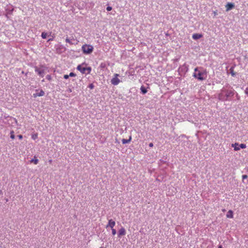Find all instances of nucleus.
Masks as SVG:
<instances>
[{
	"instance_id": "f257e3e1",
	"label": "nucleus",
	"mask_w": 248,
	"mask_h": 248,
	"mask_svg": "<svg viewBox=\"0 0 248 248\" xmlns=\"http://www.w3.org/2000/svg\"><path fill=\"white\" fill-rule=\"evenodd\" d=\"M199 69L198 67L195 68L193 77L200 80H203L205 79L204 76H206V70L201 71Z\"/></svg>"
},
{
	"instance_id": "f03ea898",
	"label": "nucleus",
	"mask_w": 248,
	"mask_h": 248,
	"mask_svg": "<svg viewBox=\"0 0 248 248\" xmlns=\"http://www.w3.org/2000/svg\"><path fill=\"white\" fill-rule=\"evenodd\" d=\"M83 53L85 54H89L93 52V47L91 45L84 44L81 47Z\"/></svg>"
},
{
	"instance_id": "7ed1b4c3",
	"label": "nucleus",
	"mask_w": 248,
	"mask_h": 248,
	"mask_svg": "<svg viewBox=\"0 0 248 248\" xmlns=\"http://www.w3.org/2000/svg\"><path fill=\"white\" fill-rule=\"evenodd\" d=\"M77 69L79 70L82 74H90L91 71V67H84L81 65H79L77 67Z\"/></svg>"
},
{
	"instance_id": "20e7f679",
	"label": "nucleus",
	"mask_w": 248,
	"mask_h": 248,
	"mask_svg": "<svg viewBox=\"0 0 248 248\" xmlns=\"http://www.w3.org/2000/svg\"><path fill=\"white\" fill-rule=\"evenodd\" d=\"M119 76V75L118 74H115L114 75V77L111 79L112 84L117 85L120 82V79L118 78Z\"/></svg>"
},
{
	"instance_id": "39448f33",
	"label": "nucleus",
	"mask_w": 248,
	"mask_h": 248,
	"mask_svg": "<svg viewBox=\"0 0 248 248\" xmlns=\"http://www.w3.org/2000/svg\"><path fill=\"white\" fill-rule=\"evenodd\" d=\"M221 92H224L226 93V98H227V100L228 99V97H232V96H233V95H234V91L232 90H221Z\"/></svg>"
},
{
	"instance_id": "423d86ee",
	"label": "nucleus",
	"mask_w": 248,
	"mask_h": 248,
	"mask_svg": "<svg viewBox=\"0 0 248 248\" xmlns=\"http://www.w3.org/2000/svg\"><path fill=\"white\" fill-rule=\"evenodd\" d=\"M45 95V92L43 90H41L39 92L38 90H36V93L33 94V96L36 98L38 96H43Z\"/></svg>"
},
{
	"instance_id": "0eeeda50",
	"label": "nucleus",
	"mask_w": 248,
	"mask_h": 248,
	"mask_svg": "<svg viewBox=\"0 0 248 248\" xmlns=\"http://www.w3.org/2000/svg\"><path fill=\"white\" fill-rule=\"evenodd\" d=\"M116 223L112 219H110L108 220V223L106 226V228H110L111 229H112L115 226Z\"/></svg>"
},
{
	"instance_id": "6e6552de",
	"label": "nucleus",
	"mask_w": 248,
	"mask_h": 248,
	"mask_svg": "<svg viewBox=\"0 0 248 248\" xmlns=\"http://www.w3.org/2000/svg\"><path fill=\"white\" fill-rule=\"evenodd\" d=\"M226 11L227 12L231 10L234 7V4L233 3H228L226 5Z\"/></svg>"
},
{
	"instance_id": "1a4fd4ad",
	"label": "nucleus",
	"mask_w": 248,
	"mask_h": 248,
	"mask_svg": "<svg viewBox=\"0 0 248 248\" xmlns=\"http://www.w3.org/2000/svg\"><path fill=\"white\" fill-rule=\"evenodd\" d=\"M35 71L37 74L41 76V77H43L44 76L45 71L44 70H41L38 68L37 67H35Z\"/></svg>"
},
{
	"instance_id": "9d476101",
	"label": "nucleus",
	"mask_w": 248,
	"mask_h": 248,
	"mask_svg": "<svg viewBox=\"0 0 248 248\" xmlns=\"http://www.w3.org/2000/svg\"><path fill=\"white\" fill-rule=\"evenodd\" d=\"M126 234L125 229L124 227H122L118 232V236L121 237L122 236L125 235Z\"/></svg>"
},
{
	"instance_id": "9b49d317",
	"label": "nucleus",
	"mask_w": 248,
	"mask_h": 248,
	"mask_svg": "<svg viewBox=\"0 0 248 248\" xmlns=\"http://www.w3.org/2000/svg\"><path fill=\"white\" fill-rule=\"evenodd\" d=\"M202 37V34L199 33H194L192 35V38L194 40L199 39Z\"/></svg>"
},
{
	"instance_id": "f8f14e48",
	"label": "nucleus",
	"mask_w": 248,
	"mask_h": 248,
	"mask_svg": "<svg viewBox=\"0 0 248 248\" xmlns=\"http://www.w3.org/2000/svg\"><path fill=\"white\" fill-rule=\"evenodd\" d=\"M226 217L229 218H232L233 217V212L232 210H230L228 211L226 214Z\"/></svg>"
},
{
	"instance_id": "ddd939ff",
	"label": "nucleus",
	"mask_w": 248,
	"mask_h": 248,
	"mask_svg": "<svg viewBox=\"0 0 248 248\" xmlns=\"http://www.w3.org/2000/svg\"><path fill=\"white\" fill-rule=\"evenodd\" d=\"M232 147L234 148V150L237 151L240 150V147L238 143H235L232 144Z\"/></svg>"
},
{
	"instance_id": "4468645a",
	"label": "nucleus",
	"mask_w": 248,
	"mask_h": 248,
	"mask_svg": "<svg viewBox=\"0 0 248 248\" xmlns=\"http://www.w3.org/2000/svg\"><path fill=\"white\" fill-rule=\"evenodd\" d=\"M218 99L220 100H222V101L227 100V98H225V97L223 95V92H222L221 93H220L218 94Z\"/></svg>"
},
{
	"instance_id": "2eb2a0df",
	"label": "nucleus",
	"mask_w": 248,
	"mask_h": 248,
	"mask_svg": "<svg viewBox=\"0 0 248 248\" xmlns=\"http://www.w3.org/2000/svg\"><path fill=\"white\" fill-rule=\"evenodd\" d=\"M30 162L35 165H37L38 163L39 160L35 156H34V158L30 161Z\"/></svg>"
},
{
	"instance_id": "dca6fc26",
	"label": "nucleus",
	"mask_w": 248,
	"mask_h": 248,
	"mask_svg": "<svg viewBox=\"0 0 248 248\" xmlns=\"http://www.w3.org/2000/svg\"><path fill=\"white\" fill-rule=\"evenodd\" d=\"M132 138L131 136L129 137V139L126 140V139H123L122 140L123 144H126L129 143L131 140Z\"/></svg>"
},
{
	"instance_id": "f3484780",
	"label": "nucleus",
	"mask_w": 248,
	"mask_h": 248,
	"mask_svg": "<svg viewBox=\"0 0 248 248\" xmlns=\"http://www.w3.org/2000/svg\"><path fill=\"white\" fill-rule=\"evenodd\" d=\"M230 73L232 77H234L236 75L235 72L234 71L233 67H231L230 69Z\"/></svg>"
},
{
	"instance_id": "a211bd4d",
	"label": "nucleus",
	"mask_w": 248,
	"mask_h": 248,
	"mask_svg": "<svg viewBox=\"0 0 248 248\" xmlns=\"http://www.w3.org/2000/svg\"><path fill=\"white\" fill-rule=\"evenodd\" d=\"M140 90L143 94H145L147 92L146 89L143 86L140 87Z\"/></svg>"
},
{
	"instance_id": "6ab92c4d",
	"label": "nucleus",
	"mask_w": 248,
	"mask_h": 248,
	"mask_svg": "<svg viewBox=\"0 0 248 248\" xmlns=\"http://www.w3.org/2000/svg\"><path fill=\"white\" fill-rule=\"evenodd\" d=\"M10 138L13 140H14L15 138L14 131L13 130L10 132Z\"/></svg>"
},
{
	"instance_id": "aec40b11",
	"label": "nucleus",
	"mask_w": 248,
	"mask_h": 248,
	"mask_svg": "<svg viewBox=\"0 0 248 248\" xmlns=\"http://www.w3.org/2000/svg\"><path fill=\"white\" fill-rule=\"evenodd\" d=\"M41 36L43 38L46 39L47 36V33L45 32H43L41 34Z\"/></svg>"
},
{
	"instance_id": "412c9836",
	"label": "nucleus",
	"mask_w": 248,
	"mask_h": 248,
	"mask_svg": "<svg viewBox=\"0 0 248 248\" xmlns=\"http://www.w3.org/2000/svg\"><path fill=\"white\" fill-rule=\"evenodd\" d=\"M38 138V134H34L31 135V138L35 140Z\"/></svg>"
},
{
	"instance_id": "4be33fe9",
	"label": "nucleus",
	"mask_w": 248,
	"mask_h": 248,
	"mask_svg": "<svg viewBox=\"0 0 248 248\" xmlns=\"http://www.w3.org/2000/svg\"><path fill=\"white\" fill-rule=\"evenodd\" d=\"M239 146L240 147V148L244 149V148H246V144H243V143H241L240 145L239 144Z\"/></svg>"
},
{
	"instance_id": "5701e85b",
	"label": "nucleus",
	"mask_w": 248,
	"mask_h": 248,
	"mask_svg": "<svg viewBox=\"0 0 248 248\" xmlns=\"http://www.w3.org/2000/svg\"><path fill=\"white\" fill-rule=\"evenodd\" d=\"M112 231V234L113 235H115L116 233V231L114 228L111 229Z\"/></svg>"
},
{
	"instance_id": "b1692460",
	"label": "nucleus",
	"mask_w": 248,
	"mask_h": 248,
	"mask_svg": "<svg viewBox=\"0 0 248 248\" xmlns=\"http://www.w3.org/2000/svg\"><path fill=\"white\" fill-rule=\"evenodd\" d=\"M69 77H76V75L73 73V72H71L69 75Z\"/></svg>"
},
{
	"instance_id": "393cba45",
	"label": "nucleus",
	"mask_w": 248,
	"mask_h": 248,
	"mask_svg": "<svg viewBox=\"0 0 248 248\" xmlns=\"http://www.w3.org/2000/svg\"><path fill=\"white\" fill-rule=\"evenodd\" d=\"M46 78L48 80H51V77L50 75H48L46 76Z\"/></svg>"
},
{
	"instance_id": "a878e982",
	"label": "nucleus",
	"mask_w": 248,
	"mask_h": 248,
	"mask_svg": "<svg viewBox=\"0 0 248 248\" xmlns=\"http://www.w3.org/2000/svg\"><path fill=\"white\" fill-rule=\"evenodd\" d=\"M65 41L71 45L73 44V43L70 41V40L68 38H66L65 39Z\"/></svg>"
},
{
	"instance_id": "bb28decb",
	"label": "nucleus",
	"mask_w": 248,
	"mask_h": 248,
	"mask_svg": "<svg viewBox=\"0 0 248 248\" xmlns=\"http://www.w3.org/2000/svg\"><path fill=\"white\" fill-rule=\"evenodd\" d=\"M106 10L108 11H110L112 10V7L111 6H108L106 8Z\"/></svg>"
},
{
	"instance_id": "cd10ccee",
	"label": "nucleus",
	"mask_w": 248,
	"mask_h": 248,
	"mask_svg": "<svg viewBox=\"0 0 248 248\" xmlns=\"http://www.w3.org/2000/svg\"><path fill=\"white\" fill-rule=\"evenodd\" d=\"M248 177V176L247 175H242V179L243 180L247 179Z\"/></svg>"
},
{
	"instance_id": "c85d7f7f",
	"label": "nucleus",
	"mask_w": 248,
	"mask_h": 248,
	"mask_svg": "<svg viewBox=\"0 0 248 248\" xmlns=\"http://www.w3.org/2000/svg\"><path fill=\"white\" fill-rule=\"evenodd\" d=\"M89 87L91 89H93L94 88V85H93V84H91L89 85Z\"/></svg>"
},
{
	"instance_id": "c756f323",
	"label": "nucleus",
	"mask_w": 248,
	"mask_h": 248,
	"mask_svg": "<svg viewBox=\"0 0 248 248\" xmlns=\"http://www.w3.org/2000/svg\"><path fill=\"white\" fill-rule=\"evenodd\" d=\"M69 77V76L68 75H64L63 76L64 78L67 79Z\"/></svg>"
},
{
	"instance_id": "7c9ffc66",
	"label": "nucleus",
	"mask_w": 248,
	"mask_h": 248,
	"mask_svg": "<svg viewBox=\"0 0 248 248\" xmlns=\"http://www.w3.org/2000/svg\"><path fill=\"white\" fill-rule=\"evenodd\" d=\"M17 137L19 138V139H20V140H21L23 138V136L21 135H18Z\"/></svg>"
},
{
	"instance_id": "2f4dec72",
	"label": "nucleus",
	"mask_w": 248,
	"mask_h": 248,
	"mask_svg": "<svg viewBox=\"0 0 248 248\" xmlns=\"http://www.w3.org/2000/svg\"><path fill=\"white\" fill-rule=\"evenodd\" d=\"M149 147H153V146H154V144H153V143H152V142H151V143H149Z\"/></svg>"
},
{
	"instance_id": "473e14b6",
	"label": "nucleus",
	"mask_w": 248,
	"mask_h": 248,
	"mask_svg": "<svg viewBox=\"0 0 248 248\" xmlns=\"http://www.w3.org/2000/svg\"><path fill=\"white\" fill-rule=\"evenodd\" d=\"M67 91H68V92L69 93H71V92H72V89H70V88L68 89V90Z\"/></svg>"
},
{
	"instance_id": "72a5a7b5",
	"label": "nucleus",
	"mask_w": 248,
	"mask_h": 248,
	"mask_svg": "<svg viewBox=\"0 0 248 248\" xmlns=\"http://www.w3.org/2000/svg\"><path fill=\"white\" fill-rule=\"evenodd\" d=\"M52 40H53L52 38H50L48 39V41H52Z\"/></svg>"
},
{
	"instance_id": "f704fd0d",
	"label": "nucleus",
	"mask_w": 248,
	"mask_h": 248,
	"mask_svg": "<svg viewBox=\"0 0 248 248\" xmlns=\"http://www.w3.org/2000/svg\"><path fill=\"white\" fill-rule=\"evenodd\" d=\"M218 248H222V246L220 245V246H218Z\"/></svg>"
},
{
	"instance_id": "c9c22d12",
	"label": "nucleus",
	"mask_w": 248,
	"mask_h": 248,
	"mask_svg": "<svg viewBox=\"0 0 248 248\" xmlns=\"http://www.w3.org/2000/svg\"><path fill=\"white\" fill-rule=\"evenodd\" d=\"M215 15H217V12H214Z\"/></svg>"
},
{
	"instance_id": "e433bc0d",
	"label": "nucleus",
	"mask_w": 248,
	"mask_h": 248,
	"mask_svg": "<svg viewBox=\"0 0 248 248\" xmlns=\"http://www.w3.org/2000/svg\"><path fill=\"white\" fill-rule=\"evenodd\" d=\"M100 248H104V247H100Z\"/></svg>"
}]
</instances>
